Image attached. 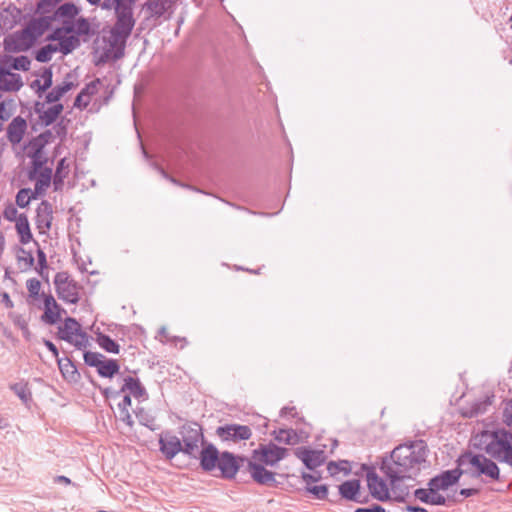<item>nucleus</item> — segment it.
I'll return each mask as SVG.
<instances>
[{
    "instance_id": "obj_25",
    "label": "nucleus",
    "mask_w": 512,
    "mask_h": 512,
    "mask_svg": "<svg viewBox=\"0 0 512 512\" xmlns=\"http://www.w3.org/2000/svg\"><path fill=\"white\" fill-rule=\"evenodd\" d=\"M80 13V8L73 2H65L57 7L52 15H49L53 21L61 19H75Z\"/></svg>"
},
{
    "instance_id": "obj_58",
    "label": "nucleus",
    "mask_w": 512,
    "mask_h": 512,
    "mask_svg": "<svg viewBox=\"0 0 512 512\" xmlns=\"http://www.w3.org/2000/svg\"><path fill=\"white\" fill-rule=\"evenodd\" d=\"M393 493V500L396 501V502H405L406 501V496L408 495V487H404V488H401L400 485H399V482H397V489H396V493Z\"/></svg>"
},
{
    "instance_id": "obj_19",
    "label": "nucleus",
    "mask_w": 512,
    "mask_h": 512,
    "mask_svg": "<svg viewBox=\"0 0 512 512\" xmlns=\"http://www.w3.org/2000/svg\"><path fill=\"white\" fill-rule=\"evenodd\" d=\"M23 86L22 78L19 74L11 72L7 66L0 63V90L7 92H17Z\"/></svg>"
},
{
    "instance_id": "obj_24",
    "label": "nucleus",
    "mask_w": 512,
    "mask_h": 512,
    "mask_svg": "<svg viewBox=\"0 0 512 512\" xmlns=\"http://www.w3.org/2000/svg\"><path fill=\"white\" fill-rule=\"evenodd\" d=\"M125 391H129V393L135 398H140L147 394L146 389L143 387L140 380L131 376L124 378V384L120 390L115 392V396L119 397L121 393Z\"/></svg>"
},
{
    "instance_id": "obj_31",
    "label": "nucleus",
    "mask_w": 512,
    "mask_h": 512,
    "mask_svg": "<svg viewBox=\"0 0 512 512\" xmlns=\"http://www.w3.org/2000/svg\"><path fill=\"white\" fill-rule=\"evenodd\" d=\"M15 228L21 244H27L33 239L30 224L25 214H19Z\"/></svg>"
},
{
    "instance_id": "obj_52",
    "label": "nucleus",
    "mask_w": 512,
    "mask_h": 512,
    "mask_svg": "<svg viewBox=\"0 0 512 512\" xmlns=\"http://www.w3.org/2000/svg\"><path fill=\"white\" fill-rule=\"evenodd\" d=\"M26 287H27L30 297H32V298L39 297L41 283L38 279H36V278L28 279L26 282Z\"/></svg>"
},
{
    "instance_id": "obj_57",
    "label": "nucleus",
    "mask_w": 512,
    "mask_h": 512,
    "mask_svg": "<svg viewBox=\"0 0 512 512\" xmlns=\"http://www.w3.org/2000/svg\"><path fill=\"white\" fill-rule=\"evenodd\" d=\"M68 173H69V164L67 163V159L64 157L58 161L54 174L61 175V177H67Z\"/></svg>"
},
{
    "instance_id": "obj_48",
    "label": "nucleus",
    "mask_w": 512,
    "mask_h": 512,
    "mask_svg": "<svg viewBox=\"0 0 512 512\" xmlns=\"http://www.w3.org/2000/svg\"><path fill=\"white\" fill-rule=\"evenodd\" d=\"M84 363L90 367H95L98 369V367L101 365L102 361L106 358L104 355L92 352V351H85L83 354Z\"/></svg>"
},
{
    "instance_id": "obj_39",
    "label": "nucleus",
    "mask_w": 512,
    "mask_h": 512,
    "mask_svg": "<svg viewBox=\"0 0 512 512\" xmlns=\"http://www.w3.org/2000/svg\"><path fill=\"white\" fill-rule=\"evenodd\" d=\"M27 156L32 160V170L29 172V178L34 179L36 174L44 169L43 167L48 159L44 157V154H34V152H28Z\"/></svg>"
},
{
    "instance_id": "obj_7",
    "label": "nucleus",
    "mask_w": 512,
    "mask_h": 512,
    "mask_svg": "<svg viewBox=\"0 0 512 512\" xmlns=\"http://www.w3.org/2000/svg\"><path fill=\"white\" fill-rule=\"evenodd\" d=\"M288 453L289 449L270 442L268 444H260L257 449L253 450L252 459L263 465L274 466L283 460Z\"/></svg>"
},
{
    "instance_id": "obj_37",
    "label": "nucleus",
    "mask_w": 512,
    "mask_h": 512,
    "mask_svg": "<svg viewBox=\"0 0 512 512\" xmlns=\"http://www.w3.org/2000/svg\"><path fill=\"white\" fill-rule=\"evenodd\" d=\"M9 387L24 404H28L31 401L32 393L27 382L13 383Z\"/></svg>"
},
{
    "instance_id": "obj_11",
    "label": "nucleus",
    "mask_w": 512,
    "mask_h": 512,
    "mask_svg": "<svg viewBox=\"0 0 512 512\" xmlns=\"http://www.w3.org/2000/svg\"><path fill=\"white\" fill-rule=\"evenodd\" d=\"M471 462L476 469H474V478L486 476L494 481L500 480V469L498 465L490 458L485 457L483 454H478V457H473Z\"/></svg>"
},
{
    "instance_id": "obj_61",
    "label": "nucleus",
    "mask_w": 512,
    "mask_h": 512,
    "mask_svg": "<svg viewBox=\"0 0 512 512\" xmlns=\"http://www.w3.org/2000/svg\"><path fill=\"white\" fill-rule=\"evenodd\" d=\"M55 133H56V136L59 137L60 139H64L66 137V134H67V127L66 125L64 124V120H60L59 122H57L54 127H53Z\"/></svg>"
},
{
    "instance_id": "obj_1",
    "label": "nucleus",
    "mask_w": 512,
    "mask_h": 512,
    "mask_svg": "<svg viewBox=\"0 0 512 512\" xmlns=\"http://www.w3.org/2000/svg\"><path fill=\"white\" fill-rule=\"evenodd\" d=\"M428 445L424 440L400 444L389 458H384L380 470L389 478L391 490L396 493L397 482L414 479L427 466Z\"/></svg>"
},
{
    "instance_id": "obj_4",
    "label": "nucleus",
    "mask_w": 512,
    "mask_h": 512,
    "mask_svg": "<svg viewBox=\"0 0 512 512\" xmlns=\"http://www.w3.org/2000/svg\"><path fill=\"white\" fill-rule=\"evenodd\" d=\"M57 335L59 339L74 345L79 350L86 348L89 344L88 334L73 317H67L64 320L63 325L58 327Z\"/></svg>"
},
{
    "instance_id": "obj_26",
    "label": "nucleus",
    "mask_w": 512,
    "mask_h": 512,
    "mask_svg": "<svg viewBox=\"0 0 512 512\" xmlns=\"http://www.w3.org/2000/svg\"><path fill=\"white\" fill-rule=\"evenodd\" d=\"M360 489L361 482L359 479L346 480L338 486L340 496L348 501L357 500Z\"/></svg>"
},
{
    "instance_id": "obj_41",
    "label": "nucleus",
    "mask_w": 512,
    "mask_h": 512,
    "mask_svg": "<svg viewBox=\"0 0 512 512\" xmlns=\"http://www.w3.org/2000/svg\"><path fill=\"white\" fill-rule=\"evenodd\" d=\"M80 45V40L76 35L65 36L59 44L58 51L64 55L72 53Z\"/></svg>"
},
{
    "instance_id": "obj_20",
    "label": "nucleus",
    "mask_w": 512,
    "mask_h": 512,
    "mask_svg": "<svg viewBox=\"0 0 512 512\" xmlns=\"http://www.w3.org/2000/svg\"><path fill=\"white\" fill-rule=\"evenodd\" d=\"M27 130V121L21 117L16 116L12 119V121L8 124L6 129L7 140L12 145L19 144L26 133Z\"/></svg>"
},
{
    "instance_id": "obj_53",
    "label": "nucleus",
    "mask_w": 512,
    "mask_h": 512,
    "mask_svg": "<svg viewBox=\"0 0 512 512\" xmlns=\"http://www.w3.org/2000/svg\"><path fill=\"white\" fill-rule=\"evenodd\" d=\"M37 260H38V268H36V270L40 276H43V270L47 269L48 264H47L46 254L41 248L37 249Z\"/></svg>"
},
{
    "instance_id": "obj_30",
    "label": "nucleus",
    "mask_w": 512,
    "mask_h": 512,
    "mask_svg": "<svg viewBox=\"0 0 512 512\" xmlns=\"http://www.w3.org/2000/svg\"><path fill=\"white\" fill-rule=\"evenodd\" d=\"M177 0H150L143 5V9L150 11L152 16L162 17L173 7Z\"/></svg>"
},
{
    "instance_id": "obj_12",
    "label": "nucleus",
    "mask_w": 512,
    "mask_h": 512,
    "mask_svg": "<svg viewBox=\"0 0 512 512\" xmlns=\"http://www.w3.org/2000/svg\"><path fill=\"white\" fill-rule=\"evenodd\" d=\"M245 470L249 472L252 479L260 485L269 487H275L277 485V481L275 479L276 473L267 470L261 463L249 459L247 460Z\"/></svg>"
},
{
    "instance_id": "obj_33",
    "label": "nucleus",
    "mask_w": 512,
    "mask_h": 512,
    "mask_svg": "<svg viewBox=\"0 0 512 512\" xmlns=\"http://www.w3.org/2000/svg\"><path fill=\"white\" fill-rule=\"evenodd\" d=\"M4 65L7 68L21 71H28L30 69L31 60L29 57L21 55L18 57L5 56L3 59Z\"/></svg>"
},
{
    "instance_id": "obj_63",
    "label": "nucleus",
    "mask_w": 512,
    "mask_h": 512,
    "mask_svg": "<svg viewBox=\"0 0 512 512\" xmlns=\"http://www.w3.org/2000/svg\"><path fill=\"white\" fill-rule=\"evenodd\" d=\"M354 512H386L385 509L379 504H373L370 507H359Z\"/></svg>"
},
{
    "instance_id": "obj_3",
    "label": "nucleus",
    "mask_w": 512,
    "mask_h": 512,
    "mask_svg": "<svg viewBox=\"0 0 512 512\" xmlns=\"http://www.w3.org/2000/svg\"><path fill=\"white\" fill-rule=\"evenodd\" d=\"M485 452L499 462L512 466V431L497 430L492 441L485 446Z\"/></svg>"
},
{
    "instance_id": "obj_16",
    "label": "nucleus",
    "mask_w": 512,
    "mask_h": 512,
    "mask_svg": "<svg viewBox=\"0 0 512 512\" xmlns=\"http://www.w3.org/2000/svg\"><path fill=\"white\" fill-rule=\"evenodd\" d=\"M160 451L166 459H173L178 453H183L182 442L179 437L166 432L159 438Z\"/></svg>"
},
{
    "instance_id": "obj_55",
    "label": "nucleus",
    "mask_w": 512,
    "mask_h": 512,
    "mask_svg": "<svg viewBox=\"0 0 512 512\" xmlns=\"http://www.w3.org/2000/svg\"><path fill=\"white\" fill-rule=\"evenodd\" d=\"M17 208L13 204H9L3 211V217L8 221H17L18 218Z\"/></svg>"
},
{
    "instance_id": "obj_27",
    "label": "nucleus",
    "mask_w": 512,
    "mask_h": 512,
    "mask_svg": "<svg viewBox=\"0 0 512 512\" xmlns=\"http://www.w3.org/2000/svg\"><path fill=\"white\" fill-rule=\"evenodd\" d=\"M54 139L52 130H45L38 136L32 138L28 143V152H34V154H44V148Z\"/></svg>"
},
{
    "instance_id": "obj_10",
    "label": "nucleus",
    "mask_w": 512,
    "mask_h": 512,
    "mask_svg": "<svg viewBox=\"0 0 512 512\" xmlns=\"http://www.w3.org/2000/svg\"><path fill=\"white\" fill-rule=\"evenodd\" d=\"M294 455L302 461L309 470H314L323 465L327 456L323 450H314L310 447L300 446L294 450Z\"/></svg>"
},
{
    "instance_id": "obj_23",
    "label": "nucleus",
    "mask_w": 512,
    "mask_h": 512,
    "mask_svg": "<svg viewBox=\"0 0 512 512\" xmlns=\"http://www.w3.org/2000/svg\"><path fill=\"white\" fill-rule=\"evenodd\" d=\"M43 304H44V312L41 315V321L48 325H55L58 321H60L59 312H55L51 306L56 305V300L51 294L42 293Z\"/></svg>"
},
{
    "instance_id": "obj_29",
    "label": "nucleus",
    "mask_w": 512,
    "mask_h": 512,
    "mask_svg": "<svg viewBox=\"0 0 512 512\" xmlns=\"http://www.w3.org/2000/svg\"><path fill=\"white\" fill-rule=\"evenodd\" d=\"M62 376L69 382H78L81 378L75 364L68 358H61L57 361Z\"/></svg>"
},
{
    "instance_id": "obj_5",
    "label": "nucleus",
    "mask_w": 512,
    "mask_h": 512,
    "mask_svg": "<svg viewBox=\"0 0 512 512\" xmlns=\"http://www.w3.org/2000/svg\"><path fill=\"white\" fill-rule=\"evenodd\" d=\"M54 285L57 296L60 300L70 304H77L79 302V290L82 287L76 281L71 279L68 272L61 271L56 273L54 277Z\"/></svg>"
},
{
    "instance_id": "obj_22",
    "label": "nucleus",
    "mask_w": 512,
    "mask_h": 512,
    "mask_svg": "<svg viewBox=\"0 0 512 512\" xmlns=\"http://www.w3.org/2000/svg\"><path fill=\"white\" fill-rule=\"evenodd\" d=\"M53 210L52 205L47 200H43L36 209V224L41 230H49L52 225Z\"/></svg>"
},
{
    "instance_id": "obj_42",
    "label": "nucleus",
    "mask_w": 512,
    "mask_h": 512,
    "mask_svg": "<svg viewBox=\"0 0 512 512\" xmlns=\"http://www.w3.org/2000/svg\"><path fill=\"white\" fill-rule=\"evenodd\" d=\"M57 51L58 47L56 45L47 44L35 52V59L40 63H47L52 59L53 54Z\"/></svg>"
},
{
    "instance_id": "obj_49",
    "label": "nucleus",
    "mask_w": 512,
    "mask_h": 512,
    "mask_svg": "<svg viewBox=\"0 0 512 512\" xmlns=\"http://www.w3.org/2000/svg\"><path fill=\"white\" fill-rule=\"evenodd\" d=\"M306 491L314 495V497L319 500H325L328 497V486L326 484L307 486Z\"/></svg>"
},
{
    "instance_id": "obj_8",
    "label": "nucleus",
    "mask_w": 512,
    "mask_h": 512,
    "mask_svg": "<svg viewBox=\"0 0 512 512\" xmlns=\"http://www.w3.org/2000/svg\"><path fill=\"white\" fill-rule=\"evenodd\" d=\"M247 460H249V458L243 455H235L229 451L221 452L217 465V468L221 472V477L227 480L235 478L241 468L247 466Z\"/></svg>"
},
{
    "instance_id": "obj_35",
    "label": "nucleus",
    "mask_w": 512,
    "mask_h": 512,
    "mask_svg": "<svg viewBox=\"0 0 512 512\" xmlns=\"http://www.w3.org/2000/svg\"><path fill=\"white\" fill-rule=\"evenodd\" d=\"M39 173L37 181L35 183V188L33 193H36V196L42 194L51 184L52 179V169L49 167H44V169Z\"/></svg>"
},
{
    "instance_id": "obj_14",
    "label": "nucleus",
    "mask_w": 512,
    "mask_h": 512,
    "mask_svg": "<svg viewBox=\"0 0 512 512\" xmlns=\"http://www.w3.org/2000/svg\"><path fill=\"white\" fill-rule=\"evenodd\" d=\"M461 477L460 471L446 470L432 477L428 482L430 492H438L439 490H447L449 487L458 483Z\"/></svg>"
},
{
    "instance_id": "obj_40",
    "label": "nucleus",
    "mask_w": 512,
    "mask_h": 512,
    "mask_svg": "<svg viewBox=\"0 0 512 512\" xmlns=\"http://www.w3.org/2000/svg\"><path fill=\"white\" fill-rule=\"evenodd\" d=\"M136 418L138 419L139 423L147 428H149L151 431H155L159 429V426L155 423V417L152 416L147 410L144 408H138L135 412Z\"/></svg>"
},
{
    "instance_id": "obj_6",
    "label": "nucleus",
    "mask_w": 512,
    "mask_h": 512,
    "mask_svg": "<svg viewBox=\"0 0 512 512\" xmlns=\"http://www.w3.org/2000/svg\"><path fill=\"white\" fill-rule=\"evenodd\" d=\"M183 453L191 458H197L199 443L204 441L202 427L198 423L183 425L180 429Z\"/></svg>"
},
{
    "instance_id": "obj_2",
    "label": "nucleus",
    "mask_w": 512,
    "mask_h": 512,
    "mask_svg": "<svg viewBox=\"0 0 512 512\" xmlns=\"http://www.w3.org/2000/svg\"><path fill=\"white\" fill-rule=\"evenodd\" d=\"M136 0H119L117 7H115V23L110 29L109 45L115 49L113 59L118 60L123 57L126 42L130 37L133 28L136 24L134 18L133 8Z\"/></svg>"
},
{
    "instance_id": "obj_32",
    "label": "nucleus",
    "mask_w": 512,
    "mask_h": 512,
    "mask_svg": "<svg viewBox=\"0 0 512 512\" xmlns=\"http://www.w3.org/2000/svg\"><path fill=\"white\" fill-rule=\"evenodd\" d=\"M63 110L64 105L62 103H56L48 107L45 112H43V115L40 116L39 120L41 125L47 127L54 124L62 114Z\"/></svg>"
},
{
    "instance_id": "obj_51",
    "label": "nucleus",
    "mask_w": 512,
    "mask_h": 512,
    "mask_svg": "<svg viewBox=\"0 0 512 512\" xmlns=\"http://www.w3.org/2000/svg\"><path fill=\"white\" fill-rule=\"evenodd\" d=\"M341 464H345V465L348 466L349 462L347 460H343V461H340V462L330 461L327 464V470H328V472L330 473L331 476L336 475L340 471H344L345 474L350 473V468L349 467H341L340 466Z\"/></svg>"
},
{
    "instance_id": "obj_62",
    "label": "nucleus",
    "mask_w": 512,
    "mask_h": 512,
    "mask_svg": "<svg viewBox=\"0 0 512 512\" xmlns=\"http://www.w3.org/2000/svg\"><path fill=\"white\" fill-rule=\"evenodd\" d=\"M430 505H445L446 498L437 492H431L429 503Z\"/></svg>"
},
{
    "instance_id": "obj_56",
    "label": "nucleus",
    "mask_w": 512,
    "mask_h": 512,
    "mask_svg": "<svg viewBox=\"0 0 512 512\" xmlns=\"http://www.w3.org/2000/svg\"><path fill=\"white\" fill-rule=\"evenodd\" d=\"M89 103L90 99L86 98V95L80 91L78 95L75 97L73 107L83 110L89 105Z\"/></svg>"
},
{
    "instance_id": "obj_59",
    "label": "nucleus",
    "mask_w": 512,
    "mask_h": 512,
    "mask_svg": "<svg viewBox=\"0 0 512 512\" xmlns=\"http://www.w3.org/2000/svg\"><path fill=\"white\" fill-rule=\"evenodd\" d=\"M430 495H431V492L429 491V489L418 488L414 491L415 498L425 504L429 503Z\"/></svg>"
},
{
    "instance_id": "obj_21",
    "label": "nucleus",
    "mask_w": 512,
    "mask_h": 512,
    "mask_svg": "<svg viewBox=\"0 0 512 512\" xmlns=\"http://www.w3.org/2000/svg\"><path fill=\"white\" fill-rule=\"evenodd\" d=\"M71 74H67L61 84L56 85L45 94V102L48 104L59 103L61 98L70 90L76 87L77 84L70 80Z\"/></svg>"
},
{
    "instance_id": "obj_17",
    "label": "nucleus",
    "mask_w": 512,
    "mask_h": 512,
    "mask_svg": "<svg viewBox=\"0 0 512 512\" xmlns=\"http://www.w3.org/2000/svg\"><path fill=\"white\" fill-rule=\"evenodd\" d=\"M51 24L52 19L49 15H45L31 19L23 28V30L24 33L27 34L31 41L35 44L37 39L51 27Z\"/></svg>"
},
{
    "instance_id": "obj_46",
    "label": "nucleus",
    "mask_w": 512,
    "mask_h": 512,
    "mask_svg": "<svg viewBox=\"0 0 512 512\" xmlns=\"http://www.w3.org/2000/svg\"><path fill=\"white\" fill-rule=\"evenodd\" d=\"M36 193H33L29 188H22L16 195V204L20 208H25L29 205L32 199H36Z\"/></svg>"
},
{
    "instance_id": "obj_34",
    "label": "nucleus",
    "mask_w": 512,
    "mask_h": 512,
    "mask_svg": "<svg viewBox=\"0 0 512 512\" xmlns=\"http://www.w3.org/2000/svg\"><path fill=\"white\" fill-rule=\"evenodd\" d=\"M120 365L116 359L105 358L97 369V373L104 378H113L119 373Z\"/></svg>"
},
{
    "instance_id": "obj_15",
    "label": "nucleus",
    "mask_w": 512,
    "mask_h": 512,
    "mask_svg": "<svg viewBox=\"0 0 512 512\" xmlns=\"http://www.w3.org/2000/svg\"><path fill=\"white\" fill-rule=\"evenodd\" d=\"M367 485L371 496L379 501L385 502L391 499L386 482L377 473L370 470L367 473Z\"/></svg>"
},
{
    "instance_id": "obj_18",
    "label": "nucleus",
    "mask_w": 512,
    "mask_h": 512,
    "mask_svg": "<svg viewBox=\"0 0 512 512\" xmlns=\"http://www.w3.org/2000/svg\"><path fill=\"white\" fill-rule=\"evenodd\" d=\"M221 452L213 444L205 445L199 450L197 458L200 460V467L205 472H211L217 468Z\"/></svg>"
},
{
    "instance_id": "obj_38",
    "label": "nucleus",
    "mask_w": 512,
    "mask_h": 512,
    "mask_svg": "<svg viewBox=\"0 0 512 512\" xmlns=\"http://www.w3.org/2000/svg\"><path fill=\"white\" fill-rule=\"evenodd\" d=\"M273 435L276 441L287 445L295 444L298 441L297 433L293 429H279L274 431Z\"/></svg>"
},
{
    "instance_id": "obj_54",
    "label": "nucleus",
    "mask_w": 512,
    "mask_h": 512,
    "mask_svg": "<svg viewBox=\"0 0 512 512\" xmlns=\"http://www.w3.org/2000/svg\"><path fill=\"white\" fill-rule=\"evenodd\" d=\"M99 84H100V79L96 78L95 80L86 84V86L81 90V92L86 95V98L90 99V97L92 95L97 93Z\"/></svg>"
},
{
    "instance_id": "obj_60",
    "label": "nucleus",
    "mask_w": 512,
    "mask_h": 512,
    "mask_svg": "<svg viewBox=\"0 0 512 512\" xmlns=\"http://www.w3.org/2000/svg\"><path fill=\"white\" fill-rule=\"evenodd\" d=\"M63 34H65L63 28L62 27H58V28L54 29L53 32L50 33L46 37V40L47 41H58L59 44H60L61 41L63 40V38L65 37V36H63Z\"/></svg>"
},
{
    "instance_id": "obj_13",
    "label": "nucleus",
    "mask_w": 512,
    "mask_h": 512,
    "mask_svg": "<svg viewBox=\"0 0 512 512\" xmlns=\"http://www.w3.org/2000/svg\"><path fill=\"white\" fill-rule=\"evenodd\" d=\"M4 50L8 53H18L29 50L34 43L29 36L24 33V30L14 32L4 38Z\"/></svg>"
},
{
    "instance_id": "obj_44",
    "label": "nucleus",
    "mask_w": 512,
    "mask_h": 512,
    "mask_svg": "<svg viewBox=\"0 0 512 512\" xmlns=\"http://www.w3.org/2000/svg\"><path fill=\"white\" fill-rule=\"evenodd\" d=\"M41 78L43 79V83L39 86V90L36 91V94L39 98L46 93L48 89H50L53 85V72L50 67H45L41 74Z\"/></svg>"
},
{
    "instance_id": "obj_43",
    "label": "nucleus",
    "mask_w": 512,
    "mask_h": 512,
    "mask_svg": "<svg viewBox=\"0 0 512 512\" xmlns=\"http://www.w3.org/2000/svg\"><path fill=\"white\" fill-rule=\"evenodd\" d=\"M494 396H486L484 400L475 402L471 405L469 417H477L487 411V407L492 404Z\"/></svg>"
},
{
    "instance_id": "obj_64",
    "label": "nucleus",
    "mask_w": 512,
    "mask_h": 512,
    "mask_svg": "<svg viewBox=\"0 0 512 512\" xmlns=\"http://www.w3.org/2000/svg\"><path fill=\"white\" fill-rule=\"evenodd\" d=\"M503 418L508 426H512V401L504 409Z\"/></svg>"
},
{
    "instance_id": "obj_28",
    "label": "nucleus",
    "mask_w": 512,
    "mask_h": 512,
    "mask_svg": "<svg viewBox=\"0 0 512 512\" xmlns=\"http://www.w3.org/2000/svg\"><path fill=\"white\" fill-rule=\"evenodd\" d=\"M473 457H478V454H473L470 451L462 453L456 460L457 467L452 469L453 471H460L462 475H469L474 478V469L475 466L471 463L473 462Z\"/></svg>"
},
{
    "instance_id": "obj_9",
    "label": "nucleus",
    "mask_w": 512,
    "mask_h": 512,
    "mask_svg": "<svg viewBox=\"0 0 512 512\" xmlns=\"http://www.w3.org/2000/svg\"><path fill=\"white\" fill-rule=\"evenodd\" d=\"M216 435L223 442L237 443L241 440H248L252 436V430L247 425L225 424L216 429Z\"/></svg>"
},
{
    "instance_id": "obj_47",
    "label": "nucleus",
    "mask_w": 512,
    "mask_h": 512,
    "mask_svg": "<svg viewBox=\"0 0 512 512\" xmlns=\"http://www.w3.org/2000/svg\"><path fill=\"white\" fill-rule=\"evenodd\" d=\"M76 36H90L92 35L91 26L87 18L79 17L75 20V33Z\"/></svg>"
},
{
    "instance_id": "obj_50",
    "label": "nucleus",
    "mask_w": 512,
    "mask_h": 512,
    "mask_svg": "<svg viewBox=\"0 0 512 512\" xmlns=\"http://www.w3.org/2000/svg\"><path fill=\"white\" fill-rule=\"evenodd\" d=\"M62 0H40L36 5V12L47 14Z\"/></svg>"
},
{
    "instance_id": "obj_36",
    "label": "nucleus",
    "mask_w": 512,
    "mask_h": 512,
    "mask_svg": "<svg viewBox=\"0 0 512 512\" xmlns=\"http://www.w3.org/2000/svg\"><path fill=\"white\" fill-rule=\"evenodd\" d=\"M96 341L98 345L106 352L118 354L120 351L119 344L107 334L98 333Z\"/></svg>"
},
{
    "instance_id": "obj_45",
    "label": "nucleus",
    "mask_w": 512,
    "mask_h": 512,
    "mask_svg": "<svg viewBox=\"0 0 512 512\" xmlns=\"http://www.w3.org/2000/svg\"><path fill=\"white\" fill-rule=\"evenodd\" d=\"M17 261L19 264H23V270H28L34 266L35 259L30 251H27L23 247H18Z\"/></svg>"
}]
</instances>
